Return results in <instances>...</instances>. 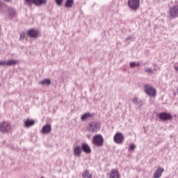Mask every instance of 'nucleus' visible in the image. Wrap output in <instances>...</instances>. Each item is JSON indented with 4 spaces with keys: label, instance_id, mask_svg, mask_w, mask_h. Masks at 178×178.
Wrapping results in <instances>:
<instances>
[{
    "label": "nucleus",
    "instance_id": "nucleus-1",
    "mask_svg": "<svg viewBox=\"0 0 178 178\" xmlns=\"http://www.w3.org/2000/svg\"><path fill=\"white\" fill-rule=\"evenodd\" d=\"M92 144L95 147H102L104 145V137L101 134L95 135L92 138Z\"/></svg>",
    "mask_w": 178,
    "mask_h": 178
},
{
    "label": "nucleus",
    "instance_id": "nucleus-2",
    "mask_svg": "<svg viewBox=\"0 0 178 178\" xmlns=\"http://www.w3.org/2000/svg\"><path fill=\"white\" fill-rule=\"evenodd\" d=\"M145 92L150 97H156V90L151 85H145Z\"/></svg>",
    "mask_w": 178,
    "mask_h": 178
},
{
    "label": "nucleus",
    "instance_id": "nucleus-3",
    "mask_svg": "<svg viewBox=\"0 0 178 178\" xmlns=\"http://www.w3.org/2000/svg\"><path fill=\"white\" fill-rule=\"evenodd\" d=\"M128 6L133 10H137L140 8V0H128Z\"/></svg>",
    "mask_w": 178,
    "mask_h": 178
},
{
    "label": "nucleus",
    "instance_id": "nucleus-4",
    "mask_svg": "<svg viewBox=\"0 0 178 178\" xmlns=\"http://www.w3.org/2000/svg\"><path fill=\"white\" fill-rule=\"evenodd\" d=\"M113 140L115 144H123V141H124V136L122 133L117 132L113 137Z\"/></svg>",
    "mask_w": 178,
    "mask_h": 178
},
{
    "label": "nucleus",
    "instance_id": "nucleus-5",
    "mask_svg": "<svg viewBox=\"0 0 178 178\" xmlns=\"http://www.w3.org/2000/svg\"><path fill=\"white\" fill-rule=\"evenodd\" d=\"M169 15L171 19L178 17V5H175L170 8Z\"/></svg>",
    "mask_w": 178,
    "mask_h": 178
},
{
    "label": "nucleus",
    "instance_id": "nucleus-6",
    "mask_svg": "<svg viewBox=\"0 0 178 178\" xmlns=\"http://www.w3.org/2000/svg\"><path fill=\"white\" fill-rule=\"evenodd\" d=\"M88 129V131H90L91 133H95V131H98V130H99V124L95 122H90L89 124Z\"/></svg>",
    "mask_w": 178,
    "mask_h": 178
},
{
    "label": "nucleus",
    "instance_id": "nucleus-7",
    "mask_svg": "<svg viewBox=\"0 0 178 178\" xmlns=\"http://www.w3.org/2000/svg\"><path fill=\"white\" fill-rule=\"evenodd\" d=\"M159 118L160 120H172L173 119V117H172V114L169 113H161L159 114Z\"/></svg>",
    "mask_w": 178,
    "mask_h": 178
},
{
    "label": "nucleus",
    "instance_id": "nucleus-8",
    "mask_svg": "<svg viewBox=\"0 0 178 178\" xmlns=\"http://www.w3.org/2000/svg\"><path fill=\"white\" fill-rule=\"evenodd\" d=\"M40 34V31L37 29H30L27 31V35L31 38H37L38 37V35Z\"/></svg>",
    "mask_w": 178,
    "mask_h": 178
},
{
    "label": "nucleus",
    "instance_id": "nucleus-9",
    "mask_svg": "<svg viewBox=\"0 0 178 178\" xmlns=\"http://www.w3.org/2000/svg\"><path fill=\"white\" fill-rule=\"evenodd\" d=\"M10 130H12V127H10L9 122L2 123L1 131H3V133H8V131H10Z\"/></svg>",
    "mask_w": 178,
    "mask_h": 178
},
{
    "label": "nucleus",
    "instance_id": "nucleus-10",
    "mask_svg": "<svg viewBox=\"0 0 178 178\" xmlns=\"http://www.w3.org/2000/svg\"><path fill=\"white\" fill-rule=\"evenodd\" d=\"M109 178H120V173L119 170L116 169H113L109 173Z\"/></svg>",
    "mask_w": 178,
    "mask_h": 178
},
{
    "label": "nucleus",
    "instance_id": "nucleus-11",
    "mask_svg": "<svg viewBox=\"0 0 178 178\" xmlns=\"http://www.w3.org/2000/svg\"><path fill=\"white\" fill-rule=\"evenodd\" d=\"M17 63H19L17 60H9L7 62H1V65L6 66H15V65H17Z\"/></svg>",
    "mask_w": 178,
    "mask_h": 178
},
{
    "label": "nucleus",
    "instance_id": "nucleus-12",
    "mask_svg": "<svg viewBox=\"0 0 178 178\" xmlns=\"http://www.w3.org/2000/svg\"><path fill=\"white\" fill-rule=\"evenodd\" d=\"M52 130V127L51 126V124H48L44 125L42 129V133H43V134H48L49 133H51Z\"/></svg>",
    "mask_w": 178,
    "mask_h": 178
},
{
    "label": "nucleus",
    "instance_id": "nucleus-13",
    "mask_svg": "<svg viewBox=\"0 0 178 178\" xmlns=\"http://www.w3.org/2000/svg\"><path fill=\"white\" fill-rule=\"evenodd\" d=\"M163 172H165V169L161 168V167H159L156 172H154V178H159L162 176V173H163Z\"/></svg>",
    "mask_w": 178,
    "mask_h": 178
},
{
    "label": "nucleus",
    "instance_id": "nucleus-14",
    "mask_svg": "<svg viewBox=\"0 0 178 178\" xmlns=\"http://www.w3.org/2000/svg\"><path fill=\"white\" fill-rule=\"evenodd\" d=\"M81 149L85 154H91V147L87 143H82Z\"/></svg>",
    "mask_w": 178,
    "mask_h": 178
},
{
    "label": "nucleus",
    "instance_id": "nucleus-15",
    "mask_svg": "<svg viewBox=\"0 0 178 178\" xmlns=\"http://www.w3.org/2000/svg\"><path fill=\"white\" fill-rule=\"evenodd\" d=\"M35 124V121L31 119H27L24 122V127H31V126H34Z\"/></svg>",
    "mask_w": 178,
    "mask_h": 178
},
{
    "label": "nucleus",
    "instance_id": "nucleus-16",
    "mask_svg": "<svg viewBox=\"0 0 178 178\" xmlns=\"http://www.w3.org/2000/svg\"><path fill=\"white\" fill-rule=\"evenodd\" d=\"M74 156H80L81 155V148L79 146H76L74 148Z\"/></svg>",
    "mask_w": 178,
    "mask_h": 178
},
{
    "label": "nucleus",
    "instance_id": "nucleus-17",
    "mask_svg": "<svg viewBox=\"0 0 178 178\" xmlns=\"http://www.w3.org/2000/svg\"><path fill=\"white\" fill-rule=\"evenodd\" d=\"M83 178H92V173L90 172L88 170H86L82 173Z\"/></svg>",
    "mask_w": 178,
    "mask_h": 178
},
{
    "label": "nucleus",
    "instance_id": "nucleus-18",
    "mask_svg": "<svg viewBox=\"0 0 178 178\" xmlns=\"http://www.w3.org/2000/svg\"><path fill=\"white\" fill-rule=\"evenodd\" d=\"M47 3V0H35L34 5L35 6H41V5H45Z\"/></svg>",
    "mask_w": 178,
    "mask_h": 178
},
{
    "label": "nucleus",
    "instance_id": "nucleus-19",
    "mask_svg": "<svg viewBox=\"0 0 178 178\" xmlns=\"http://www.w3.org/2000/svg\"><path fill=\"white\" fill-rule=\"evenodd\" d=\"M73 3H74V0H67L65 6V8H72Z\"/></svg>",
    "mask_w": 178,
    "mask_h": 178
},
{
    "label": "nucleus",
    "instance_id": "nucleus-20",
    "mask_svg": "<svg viewBox=\"0 0 178 178\" xmlns=\"http://www.w3.org/2000/svg\"><path fill=\"white\" fill-rule=\"evenodd\" d=\"M16 15V11L13 8H10L8 10V17H13Z\"/></svg>",
    "mask_w": 178,
    "mask_h": 178
},
{
    "label": "nucleus",
    "instance_id": "nucleus-21",
    "mask_svg": "<svg viewBox=\"0 0 178 178\" xmlns=\"http://www.w3.org/2000/svg\"><path fill=\"white\" fill-rule=\"evenodd\" d=\"M40 84L42 86H49L51 84V80L49 79H44L40 82Z\"/></svg>",
    "mask_w": 178,
    "mask_h": 178
},
{
    "label": "nucleus",
    "instance_id": "nucleus-22",
    "mask_svg": "<svg viewBox=\"0 0 178 178\" xmlns=\"http://www.w3.org/2000/svg\"><path fill=\"white\" fill-rule=\"evenodd\" d=\"M90 116H91V114L88 113L82 115L81 119L82 120H86V119H88V118H90Z\"/></svg>",
    "mask_w": 178,
    "mask_h": 178
},
{
    "label": "nucleus",
    "instance_id": "nucleus-23",
    "mask_svg": "<svg viewBox=\"0 0 178 178\" xmlns=\"http://www.w3.org/2000/svg\"><path fill=\"white\" fill-rule=\"evenodd\" d=\"M135 66H140V63H134V62H132L130 63V67H135Z\"/></svg>",
    "mask_w": 178,
    "mask_h": 178
},
{
    "label": "nucleus",
    "instance_id": "nucleus-24",
    "mask_svg": "<svg viewBox=\"0 0 178 178\" xmlns=\"http://www.w3.org/2000/svg\"><path fill=\"white\" fill-rule=\"evenodd\" d=\"M145 72L146 73H148L149 74H151V73H153V71L151 68H145Z\"/></svg>",
    "mask_w": 178,
    "mask_h": 178
},
{
    "label": "nucleus",
    "instance_id": "nucleus-25",
    "mask_svg": "<svg viewBox=\"0 0 178 178\" xmlns=\"http://www.w3.org/2000/svg\"><path fill=\"white\" fill-rule=\"evenodd\" d=\"M62 2H63V0H56V3L58 6H62Z\"/></svg>",
    "mask_w": 178,
    "mask_h": 178
},
{
    "label": "nucleus",
    "instance_id": "nucleus-26",
    "mask_svg": "<svg viewBox=\"0 0 178 178\" xmlns=\"http://www.w3.org/2000/svg\"><path fill=\"white\" fill-rule=\"evenodd\" d=\"M26 1L27 2L28 5H32V3L34 4V2L35 0H26Z\"/></svg>",
    "mask_w": 178,
    "mask_h": 178
},
{
    "label": "nucleus",
    "instance_id": "nucleus-27",
    "mask_svg": "<svg viewBox=\"0 0 178 178\" xmlns=\"http://www.w3.org/2000/svg\"><path fill=\"white\" fill-rule=\"evenodd\" d=\"M136 149V145H134V144H131L129 146V149L133 151V149Z\"/></svg>",
    "mask_w": 178,
    "mask_h": 178
},
{
    "label": "nucleus",
    "instance_id": "nucleus-28",
    "mask_svg": "<svg viewBox=\"0 0 178 178\" xmlns=\"http://www.w3.org/2000/svg\"><path fill=\"white\" fill-rule=\"evenodd\" d=\"M26 34L24 33L20 34V40H24Z\"/></svg>",
    "mask_w": 178,
    "mask_h": 178
},
{
    "label": "nucleus",
    "instance_id": "nucleus-29",
    "mask_svg": "<svg viewBox=\"0 0 178 178\" xmlns=\"http://www.w3.org/2000/svg\"><path fill=\"white\" fill-rule=\"evenodd\" d=\"M133 102L134 104H137L138 102V98L137 97L134 98Z\"/></svg>",
    "mask_w": 178,
    "mask_h": 178
},
{
    "label": "nucleus",
    "instance_id": "nucleus-30",
    "mask_svg": "<svg viewBox=\"0 0 178 178\" xmlns=\"http://www.w3.org/2000/svg\"><path fill=\"white\" fill-rule=\"evenodd\" d=\"M175 70H177L178 72V66H175Z\"/></svg>",
    "mask_w": 178,
    "mask_h": 178
},
{
    "label": "nucleus",
    "instance_id": "nucleus-31",
    "mask_svg": "<svg viewBox=\"0 0 178 178\" xmlns=\"http://www.w3.org/2000/svg\"><path fill=\"white\" fill-rule=\"evenodd\" d=\"M5 1H6L7 2H9V1H10V0H5Z\"/></svg>",
    "mask_w": 178,
    "mask_h": 178
},
{
    "label": "nucleus",
    "instance_id": "nucleus-32",
    "mask_svg": "<svg viewBox=\"0 0 178 178\" xmlns=\"http://www.w3.org/2000/svg\"><path fill=\"white\" fill-rule=\"evenodd\" d=\"M41 178H44V177H41Z\"/></svg>",
    "mask_w": 178,
    "mask_h": 178
}]
</instances>
